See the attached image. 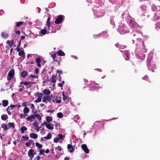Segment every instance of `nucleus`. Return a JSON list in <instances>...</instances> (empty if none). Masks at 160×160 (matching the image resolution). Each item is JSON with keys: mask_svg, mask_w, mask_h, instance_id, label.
<instances>
[{"mask_svg": "<svg viewBox=\"0 0 160 160\" xmlns=\"http://www.w3.org/2000/svg\"><path fill=\"white\" fill-rule=\"evenodd\" d=\"M14 75V70L12 69L9 72L7 76V79L8 81H10L12 79Z\"/></svg>", "mask_w": 160, "mask_h": 160, "instance_id": "f257e3e1", "label": "nucleus"}, {"mask_svg": "<svg viewBox=\"0 0 160 160\" xmlns=\"http://www.w3.org/2000/svg\"><path fill=\"white\" fill-rule=\"evenodd\" d=\"M63 19V17L62 16L60 15L56 18L54 22L56 24H59L61 23Z\"/></svg>", "mask_w": 160, "mask_h": 160, "instance_id": "f03ea898", "label": "nucleus"}, {"mask_svg": "<svg viewBox=\"0 0 160 160\" xmlns=\"http://www.w3.org/2000/svg\"><path fill=\"white\" fill-rule=\"evenodd\" d=\"M82 149L83 151L86 153H89V150L87 148L86 145L83 144L81 146Z\"/></svg>", "mask_w": 160, "mask_h": 160, "instance_id": "7ed1b4c3", "label": "nucleus"}, {"mask_svg": "<svg viewBox=\"0 0 160 160\" xmlns=\"http://www.w3.org/2000/svg\"><path fill=\"white\" fill-rule=\"evenodd\" d=\"M34 152V150L32 149H30L29 150L28 152V155L30 158H33V152Z\"/></svg>", "mask_w": 160, "mask_h": 160, "instance_id": "20e7f679", "label": "nucleus"}, {"mask_svg": "<svg viewBox=\"0 0 160 160\" xmlns=\"http://www.w3.org/2000/svg\"><path fill=\"white\" fill-rule=\"evenodd\" d=\"M67 148L69 149L70 152H72L74 151L75 149L73 148L72 145L70 144H68L67 145Z\"/></svg>", "mask_w": 160, "mask_h": 160, "instance_id": "39448f33", "label": "nucleus"}, {"mask_svg": "<svg viewBox=\"0 0 160 160\" xmlns=\"http://www.w3.org/2000/svg\"><path fill=\"white\" fill-rule=\"evenodd\" d=\"M129 24L131 28L134 27L137 23L136 22H134L133 20L132 19H130L129 21Z\"/></svg>", "mask_w": 160, "mask_h": 160, "instance_id": "423d86ee", "label": "nucleus"}, {"mask_svg": "<svg viewBox=\"0 0 160 160\" xmlns=\"http://www.w3.org/2000/svg\"><path fill=\"white\" fill-rule=\"evenodd\" d=\"M35 118V116L32 115L30 116H28L26 119L28 121L32 122Z\"/></svg>", "mask_w": 160, "mask_h": 160, "instance_id": "0eeeda50", "label": "nucleus"}, {"mask_svg": "<svg viewBox=\"0 0 160 160\" xmlns=\"http://www.w3.org/2000/svg\"><path fill=\"white\" fill-rule=\"evenodd\" d=\"M1 35L2 38L4 39H5L8 38V33L6 32H2L1 33Z\"/></svg>", "mask_w": 160, "mask_h": 160, "instance_id": "6e6552de", "label": "nucleus"}, {"mask_svg": "<svg viewBox=\"0 0 160 160\" xmlns=\"http://www.w3.org/2000/svg\"><path fill=\"white\" fill-rule=\"evenodd\" d=\"M125 28V27L123 26V25L122 26H120L119 28V30L120 31V33H122V32L126 33V30H125L124 29Z\"/></svg>", "mask_w": 160, "mask_h": 160, "instance_id": "1a4fd4ad", "label": "nucleus"}, {"mask_svg": "<svg viewBox=\"0 0 160 160\" xmlns=\"http://www.w3.org/2000/svg\"><path fill=\"white\" fill-rule=\"evenodd\" d=\"M56 53L58 56H62L65 55V53L62 50H59Z\"/></svg>", "mask_w": 160, "mask_h": 160, "instance_id": "9d476101", "label": "nucleus"}, {"mask_svg": "<svg viewBox=\"0 0 160 160\" xmlns=\"http://www.w3.org/2000/svg\"><path fill=\"white\" fill-rule=\"evenodd\" d=\"M30 137L31 138L35 139L38 138V136L36 133H32L30 134Z\"/></svg>", "mask_w": 160, "mask_h": 160, "instance_id": "9b49d317", "label": "nucleus"}, {"mask_svg": "<svg viewBox=\"0 0 160 160\" xmlns=\"http://www.w3.org/2000/svg\"><path fill=\"white\" fill-rule=\"evenodd\" d=\"M1 128L3 129V131H5L8 129L7 124L5 123H3L1 125Z\"/></svg>", "mask_w": 160, "mask_h": 160, "instance_id": "f8f14e48", "label": "nucleus"}, {"mask_svg": "<svg viewBox=\"0 0 160 160\" xmlns=\"http://www.w3.org/2000/svg\"><path fill=\"white\" fill-rule=\"evenodd\" d=\"M7 43L8 44V46L10 47H11L14 44L13 40L10 41L8 40L7 41Z\"/></svg>", "mask_w": 160, "mask_h": 160, "instance_id": "ddd939ff", "label": "nucleus"}, {"mask_svg": "<svg viewBox=\"0 0 160 160\" xmlns=\"http://www.w3.org/2000/svg\"><path fill=\"white\" fill-rule=\"evenodd\" d=\"M7 125L8 129L10 128L11 127H12L13 129L14 128L15 126L13 123L9 122L8 124H7Z\"/></svg>", "mask_w": 160, "mask_h": 160, "instance_id": "4468645a", "label": "nucleus"}, {"mask_svg": "<svg viewBox=\"0 0 160 160\" xmlns=\"http://www.w3.org/2000/svg\"><path fill=\"white\" fill-rule=\"evenodd\" d=\"M28 74L27 71L25 70L23 71L21 73V75L22 78H25Z\"/></svg>", "mask_w": 160, "mask_h": 160, "instance_id": "2eb2a0df", "label": "nucleus"}, {"mask_svg": "<svg viewBox=\"0 0 160 160\" xmlns=\"http://www.w3.org/2000/svg\"><path fill=\"white\" fill-rule=\"evenodd\" d=\"M43 93L45 95H49L51 93V91L49 90L46 89H45L43 90Z\"/></svg>", "mask_w": 160, "mask_h": 160, "instance_id": "dca6fc26", "label": "nucleus"}, {"mask_svg": "<svg viewBox=\"0 0 160 160\" xmlns=\"http://www.w3.org/2000/svg\"><path fill=\"white\" fill-rule=\"evenodd\" d=\"M34 95L35 96H37L38 97V98H42L43 95V94L41 93L38 92L35 93Z\"/></svg>", "mask_w": 160, "mask_h": 160, "instance_id": "f3484780", "label": "nucleus"}, {"mask_svg": "<svg viewBox=\"0 0 160 160\" xmlns=\"http://www.w3.org/2000/svg\"><path fill=\"white\" fill-rule=\"evenodd\" d=\"M52 134L50 133H48L47 136L44 137L43 138L47 140H49L52 138Z\"/></svg>", "mask_w": 160, "mask_h": 160, "instance_id": "a211bd4d", "label": "nucleus"}, {"mask_svg": "<svg viewBox=\"0 0 160 160\" xmlns=\"http://www.w3.org/2000/svg\"><path fill=\"white\" fill-rule=\"evenodd\" d=\"M56 78L54 75H53L51 77V82L53 83H55L56 82Z\"/></svg>", "mask_w": 160, "mask_h": 160, "instance_id": "6ab92c4d", "label": "nucleus"}, {"mask_svg": "<svg viewBox=\"0 0 160 160\" xmlns=\"http://www.w3.org/2000/svg\"><path fill=\"white\" fill-rule=\"evenodd\" d=\"M2 105L3 106L6 107L7 106L8 103V102L7 100H3L2 101Z\"/></svg>", "mask_w": 160, "mask_h": 160, "instance_id": "aec40b11", "label": "nucleus"}, {"mask_svg": "<svg viewBox=\"0 0 160 160\" xmlns=\"http://www.w3.org/2000/svg\"><path fill=\"white\" fill-rule=\"evenodd\" d=\"M1 119L5 121L8 118L7 114H3L1 116Z\"/></svg>", "mask_w": 160, "mask_h": 160, "instance_id": "412c9836", "label": "nucleus"}, {"mask_svg": "<svg viewBox=\"0 0 160 160\" xmlns=\"http://www.w3.org/2000/svg\"><path fill=\"white\" fill-rule=\"evenodd\" d=\"M51 123H49L47 124L46 125V127L47 128L50 130H52L53 129V126H51Z\"/></svg>", "mask_w": 160, "mask_h": 160, "instance_id": "4be33fe9", "label": "nucleus"}, {"mask_svg": "<svg viewBox=\"0 0 160 160\" xmlns=\"http://www.w3.org/2000/svg\"><path fill=\"white\" fill-rule=\"evenodd\" d=\"M20 130L22 133H23L25 131L27 130V128L25 126H23L21 127Z\"/></svg>", "mask_w": 160, "mask_h": 160, "instance_id": "5701e85b", "label": "nucleus"}, {"mask_svg": "<svg viewBox=\"0 0 160 160\" xmlns=\"http://www.w3.org/2000/svg\"><path fill=\"white\" fill-rule=\"evenodd\" d=\"M102 37L103 38H106L108 37V33L106 32H103L102 33Z\"/></svg>", "mask_w": 160, "mask_h": 160, "instance_id": "b1692460", "label": "nucleus"}, {"mask_svg": "<svg viewBox=\"0 0 160 160\" xmlns=\"http://www.w3.org/2000/svg\"><path fill=\"white\" fill-rule=\"evenodd\" d=\"M116 46L117 47L119 48L122 49H123L125 48L126 47V46L125 45H119V44H116Z\"/></svg>", "mask_w": 160, "mask_h": 160, "instance_id": "393cba45", "label": "nucleus"}, {"mask_svg": "<svg viewBox=\"0 0 160 160\" xmlns=\"http://www.w3.org/2000/svg\"><path fill=\"white\" fill-rule=\"evenodd\" d=\"M52 117L50 116H47L46 117V121L48 122H51L52 120Z\"/></svg>", "mask_w": 160, "mask_h": 160, "instance_id": "a878e982", "label": "nucleus"}, {"mask_svg": "<svg viewBox=\"0 0 160 160\" xmlns=\"http://www.w3.org/2000/svg\"><path fill=\"white\" fill-rule=\"evenodd\" d=\"M23 111L24 113L27 114L29 112V109L28 108L26 107L24 108Z\"/></svg>", "mask_w": 160, "mask_h": 160, "instance_id": "bb28decb", "label": "nucleus"}, {"mask_svg": "<svg viewBox=\"0 0 160 160\" xmlns=\"http://www.w3.org/2000/svg\"><path fill=\"white\" fill-rule=\"evenodd\" d=\"M35 145L36 147H38L39 149H41L42 147V144H40L38 142L35 143Z\"/></svg>", "mask_w": 160, "mask_h": 160, "instance_id": "cd10ccee", "label": "nucleus"}, {"mask_svg": "<svg viewBox=\"0 0 160 160\" xmlns=\"http://www.w3.org/2000/svg\"><path fill=\"white\" fill-rule=\"evenodd\" d=\"M23 23H24V22L22 21L18 22H17V23L16 26L17 27H19L21 25H23Z\"/></svg>", "mask_w": 160, "mask_h": 160, "instance_id": "c85d7f7f", "label": "nucleus"}, {"mask_svg": "<svg viewBox=\"0 0 160 160\" xmlns=\"http://www.w3.org/2000/svg\"><path fill=\"white\" fill-rule=\"evenodd\" d=\"M57 54V53H54V54H52L51 55V57L52 58L53 60H54V61H56V62H58L57 60H55V58L56 57V55Z\"/></svg>", "mask_w": 160, "mask_h": 160, "instance_id": "c756f323", "label": "nucleus"}, {"mask_svg": "<svg viewBox=\"0 0 160 160\" xmlns=\"http://www.w3.org/2000/svg\"><path fill=\"white\" fill-rule=\"evenodd\" d=\"M63 115L62 112H59L57 113V117L59 118H62L63 117Z\"/></svg>", "mask_w": 160, "mask_h": 160, "instance_id": "7c9ffc66", "label": "nucleus"}, {"mask_svg": "<svg viewBox=\"0 0 160 160\" xmlns=\"http://www.w3.org/2000/svg\"><path fill=\"white\" fill-rule=\"evenodd\" d=\"M28 138H29V137H28L22 136V139L21 140L22 141H23V140L27 141L28 139Z\"/></svg>", "mask_w": 160, "mask_h": 160, "instance_id": "2f4dec72", "label": "nucleus"}, {"mask_svg": "<svg viewBox=\"0 0 160 160\" xmlns=\"http://www.w3.org/2000/svg\"><path fill=\"white\" fill-rule=\"evenodd\" d=\"M25 54V53L23 50H22L21 51L19 52L18 55L20 56H21L22 55H24Z\"/></svg>", "mask_w": 160, "mask_h": 160, "instance_id": "473e14b6", "label": "nucleus"}, {"mask_svg": "<svg viewBox=\"0 0 160 160\" xmlns=\"http://www.w3.org/2000/svg\"><path fill=\"white\" fill-rule=\"evenodd\" d=\"M41 33L42 34H45L47 33V30L45 29L42 30L41 31Z\"/></svg>", "mask_w": 160, "mask_h": 160, "instance_id": "72a5a7b5", "label": "nucleus"}, {"mask_svg": "<svg viewBox=\"0 0 160 160\" xmlns=\"http://www.w3.org/2000/svg\"><path fill=\"white\" fill-rule=\"evenodd\" d=\"M35 117L37 118L39 120H41L42 119L41 116L38 114H35Z\"/></svg>", "mask_w": 160, "mask_h": 160, "instance_id": "f704fd0d", "label": "nucleus"}, {"mask_svg": "<svg viewBox=\"0 0 160 160\" xmlns=\"http://www.w3.org/2000/svg\"><path fill=\"white\" fill-rule=\"evenodd\" d=\"M45 152V150L43 149H41L39 151V155H42L44 154V152Z\"/></svg>", "mask_w": 160, "mask_h": 160, "instance_id": "c9c22d12", "label": "nucleus"}, {"mask_svg": "<svg viewBox=\"0 0 160 160\" xmlns=\"http://www.w3.org/2000/svg\"><path fill=\"white\" fill-rule=\"evenodd\" d=\"M62 148L60 146H58L56 148H55V150H57V152L58 151H61L62 150Z\"/></svg>", "mask_w": 160, "mask_h": 160, "instance_id": "e433bc0d", "label": "nucleus"}, {"mask_svg": "<svg viewBox=\"0 0 160 160\" xmlns=\"http://www.w3.org/2000/svg\"><path fill=\"white\" fill-rule=\"evenodd\" d=\"M36 62L37 63H40L41 62V59L39 58H37L36 59Z\"/></svg>", "mask_w": 160, "mask_h": 160, "instance_id": "4c0bfd02", "label": "nucleus"}, {"mask_svg": "<svg viewBox=\"0 0 160 160\" xmlns=\"http://www.w3.org/2000/svg\"><path fill=\"white\" fill-rule=\"evenodd\" d=\"M124 55L126 56V57L127 58H126V60H128V58L129 57V55L128 53V52L127 51H126L125 52Z\"/></svg>", "mask_w": 160, "mask_h": 160, "instance_id": "58836bf2", "label": "nucleus"}, {"mask_svg": "<svg viewBox=\"0 0 160 160\" xmlns=\"http://www.w3.org/2000/svg\"><path fill=\"white\" fill-rule=\"evenodd\" d=\"M9 107V110H12L14 107H16V105H11Z\"/></svg>", "mask_w": 160, "mask_h": 160, "instance_id": "ea45409f", "label": "nucleus"}, {"mask_svg": "<svg viewBox=\"0 0 160 160\" xmlns=\"http://www.w3.org/2000/svg\"><path fill=\"white\" fill-rule=\"evenodd\" d=\"M27 115V114L24 113L23 115L22 114H21L20 115V117L21 118H24Z\"/></svg>", "mask_w": 160, "mask_h": 160, "instance_id": "a19ab883", "label": "nucleus"}, {"mask_svg": "<svg viewBox=\"0 0 160 160\" xmlns=\"http://www.w3.org/2000/svg\"><path fill=\"white\" fill-rule=\"evenodd\" d=\"M58 138H59V139H60L62 140H63L64 139V138H63L62 135L60 134H59L58 135Z\"/></svg>", "mask_w": 160, "mask_h": 160, "instance_id": "79ce46f5", "label": "nucleus"}, {"mask_svg": "<svg viewBox=\"0 0 160 160\" xmlns=\"http://www.w3.org/2000/svg\"><path fill=\"white\" fill-rule=\"evenodd\" d=\"M46 99L47 100L49 101H50V100H51V97L50 96V95H48L46 96Z\"/></svg>", "mask_w": 160, "mask_h": 160, "instance_id": "37998d69", "label": "nucleus"}, {"mask_svg": "<svg viewBox=\"0 0 160 160\" xmlns=\"http://www.w3.org/2000/svg\"><path fill=\"white\" fill-rule=\"evenodd\" d=\"M42 100V98H38L35 100V102H40Z\"/></svg>", "mask_w": 160, "mask_h": 160, "instance_id": "c03bdc74", "label": "nucleus"}, {"mask_svg": "<svg viewBox=\"0 0 160 160\" xmlns=\"http://www.w3.org/2000/svg\"><path fill=\"white\" fill-rule=\"evenodd\" d=\"M31 108L32 109V112H33L35 109L34 105L33 104H31Z\"/></svg>", "mask_w": 160, "mask_h": 160, "instance_id": "a18cd8bd", "label": "nucleus"}, {"mask_svg": "<svg viewBox=\"0 0 160 160\" xmlns=\"http://www.w3.org/2000/svg\"><path fill=\"white\" fill-rule=\"evenodd\" d=\"M156 28H159L160 29V22H157L156 24Z\"/></svg>", "mask_w": 160, "mask_h": 160, "instance_id": "49530a36", "label": "nucleus"}, {"mask_svg": "<svg viewBox=\"0 0 160 160\" xmlns=\"http://www.w3.org/2000/svg\"><path fill=\"white\" fill-rule=\"evenodd\" d=\"M59 140V138H55V139H54L53 140V142L55 143H57L58 142Z\"/></svg>", "mask_w": 160, "mask_h": 160, "instance_id": "de8ad7c7", "label": "nucleus"}, {"mask_svg": "<svg viewBox=\"0 0 160 160\" xmlns=\"http://www.w3.org/2000/svg\"><path fill=\"white\" fill-rule=\"evenodd\" d=\"M148 77L147 75H145L143 78H142V79L144 80H147L148 79Z\"/></svg>", "mask_w": 160, "mask_h": 160, "instance_id": "09e8293b", "label": "nucleus"}, {"mask_svg": "<svg viewBox=\"0 0 160 160\" xmlns=\"http://www.w3.org/2000/svg\"><path fill=\"white\" fill-rule=\"evenodd\" d=\"M57 73L59 74H62L63 73V72L62 70H58L57 71Z\"/></svg>", "mask_w": 160, "mask_h": 160, "instance_id": "8fccbe9b", "label": "nucleus"}, {"mask_svg": "<svg viewBox=\"0 0 160 160\" xmlns=\"http://www.w3.org/2000/svg\"><path fill=\"white\" fill-rule=\"evenodd\" d=\"M46 100H47L46 99V96H44L43 97L42 101L43 102H46Z\"/></svg>", "mask_w": 160, "mask_h": 160, "instance_id": "3c124183", "label": "nucleus"}, {"mask_svg": "<svg viewBox=\"0 0 160 160\" xmlns=\"http://www.w3.org/2000/svg\"><path fill=\"white\" fill-rule=\"evenodd\" d=\"M27 105V102H23L22 103V106L23 107H26Z\"/></svg>", "mask_w": 160, "mask_h": 160, "instance_id": "603ef678", "label": "nucleus"}, {"mask_svg": "<svg viewBox=\"0 0 160 160\" xmlns=\"http://www.w3.org/2000/svg\"><path fill=\"white\" fill-rule=\"evenodd\" d=\"M35 72L36 74H38L39 72V70L38 68H36L35 69Z\"/></svg>", "mask_w": 160, "mask_h": 160, "instance_id": "864d4df0", "label": "nucleus"}, {"mask_svg": "<svg viewBox=\"0 0 160 160\" xmlns=\"http://www.w3.org/2000/svg\"><path fill=\"white\" fill-rule=\"evenodd\" d=\"M47 25L48 26V30H49L50 29V27L51 26L50 23H47Z\"/></svg>", "mask_w": 160, "mask_h": 160, "instance_id": "5fc2aeb1", "label": "nucleus"}, {"mask_svg": "<svg viewBox=\"0 0 160 160\" xmlns=\"http://www.w3.org/2000/svg\"><path fill=\"white\" fill-rule=\"evenodd\" d=\"M4 13V11L2 9L0 10V15H2Z\"/></svg>", "mask_w": 160, "mask_h": 160, "instance_id": "6e6d98bb", "label": "nucleus"}, {"mask_svg": "<svg viewBox=\"0 0 160 160\" xmlns=\"http://www.w3.org/2000/svg\"><path fill=\"white\" fill-rule=\"evenodd\" d=\"M9 108V107H8L7 109V111L8 112V114L9 115H11V112L10 111H8Z\"/></svg>", "mask_w": 160, "mask_h": 160, "instance_id": "4d7b16f0", "label": "nucleus"}, {"mask_svg": "<svg viewBox=\"0 0 160 160\" xmlns=\"http://www.w3.org/2000/svg\"><path fill=\"white\" fill-rule=\"evenodd\" d=\"M40 158V157L38 155L35 158L36 160H39Z\"/></svg>", "mask_w": 160, "mask_h": 160, "instance_id": "13d9d810", "label": "nucleus"}, {"mask_svg": "<svg viewBox=\"0 0 160 160\" xmlns=\"http://www.w3.org/2000/svg\"><path fill=\"white\" fill-rule=\"evenodd\" d=\"M33 125L36 127H37L38 126V123L36 122H34L33 123Z\"/></svg>", "mask_w": 160, "mask_h": 160, "instance_id": "bf43d9fd", "label": "nucleus"}, {"mask_svg": "<svg viewBox=\"0 0 160 160\" xmlns=\"http://www.w3.org/2000/svg\"><path fill=\"white\" fill-rule=\"evenodd\" d=\"M23 84L26 85H28L29 84L28 82H23Z\"/></svg>", "mask_w": 160, "mask_h": 160, "instance_id": "052dcab7", "label": "nucleus"}, {"mask_svg": "<svg viewBox=\"0 0 160 160\" xmlns=\"http://www.w3.org/2000/svg\"><path fill=\"white\" fill-rule=\"evenodd\" d=\"M67 98V97L66 96H64V97H62V99L63 100H65Z\"/></svg>", "mask_w": 160, "mask_h": 160, "instance_id": "680f3d73", "label": "nucleus"}, {"mask_svg": "<svg viewBox=\"0 0 160 160\" xmlns=\"http://www.w3.org/2000/svg\"><path fill=\"white\" fill-rule=\"evenodd\" d=\"M47 123L46 122H44L43 123H42L41 124L42 126H43L44 125H47Z\"/></svg>", "mask_w": 160, "mask_h": 160, "instance_id": "e2e57ef3", "label": "nucleus"}, {"mask_svg": "<svg viewBox=\"0 0 160 160\" xmlns=\"http://www.w3.org/2000/svg\"><path fill=\"white\" fill-rule=\"evenodd\" d=\"M15 33L16 34L18 35L20 34V31L19 30L16 31Z\"/></svg>", "mask_w": 160, "mask_h": 160, "instance_id": "0e129e2a", "label": "nucleus"}, {"mask_svg": "<svg viewBox=\"0 0 160 160\" xmlns=\"http://www.w3.org/2000/svg\"><path fill=\"white\" fill-rule=\"evenodd\" d=\"M40 129V128H39L38 126H37V127H36V130L37 132H38L39 131Z\"/></svg>", "mask_w": 160, "mask_h": 160, "instance_id": "69168bd1", "label": "nucleus"}, {"mask_svg": "<svg viewBox=\"0 0 160 160\" xmlns=\"http://www.w3.org/2000/svg\"><path fill=\"white\" fill-rule=\"evenodd\" d=\"M56 102L57 103H60L61 102V100L60 99L59 100H57Z\"/></svg>", "mask_w": 160, "mask_h": 160, "instance_id": "338daca9", "label": "nucleus"}, {"mask_svg": "<svg viewBox=\"0 0 160 160\" xmlns=\"http://www.w3.org/2000/svg\"><path fill=\"white\" fill-rule=\"evenodd\" d=\"M49 150L48 149H47L45 151V152L46 153H48L49 152Z\"/></svg>", "mask_w": 160, "mask_h": 160, "instance_id": "774afa93", "label": "nucleus"}]
</instances>
